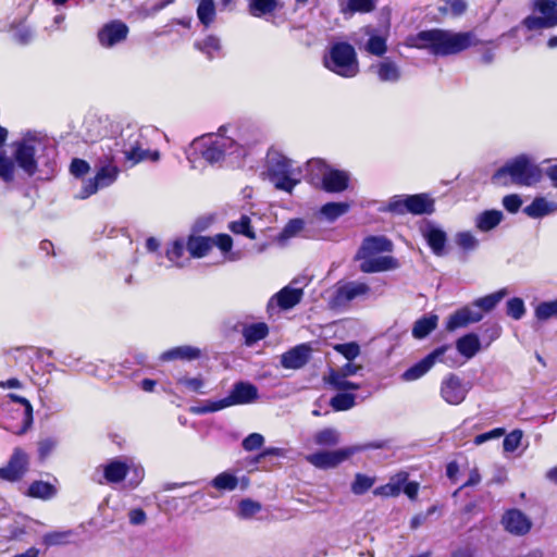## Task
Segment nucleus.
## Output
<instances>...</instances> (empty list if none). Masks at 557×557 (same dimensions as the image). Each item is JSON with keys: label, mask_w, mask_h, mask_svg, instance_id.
Wrapping results in <instances>:
<instances>
[{"label": "nucleus", "mask_w": 557, "mask_h": 557, "mask_svg": "<svg viewBox=\"0 0 557 557\" xmlns=\"http://www.w3.org/2000/svg\"><path fill=\"white\" fill-rule=\"evenodd\" d=\"M481 44L473 30L455 33L443 28L420 30L406 41L407 47L426 50L435 57L456 55Z\"/></svg>", "instance_id": "f257e3e1"}, {"label": "nucleus", "mask_w": 557, "mask_h": 557, "mask_svg": "<svg viewBox=\"0 0 557 557\" xmlns=\"http://www.w3.org/2000/svg\"><path fill=\"white\" fill-rule=\"evenodd\" d=\"M543 171L533 160L522 153L509 159L497 169L491 181L494 185L508 187L511 185L531 187L542 181Z\"/></svg>", "instance_id": "f03ea898"}, {"label": "nucleus", "mask_w": 557, "mask_h": 557, "mask_svg": "<svg viewBox=\"0 0 557 557\" xmlns=\"http://www.w3.org/2000/svg\"><path fill=\"white\" fill-rule=\"evenodd\" d=\"M324 66L331 72L346 78L359 73V62L354 46L347 41L334 42L323 58Z\"/></svg>", "instance_id": "7ed1b4c3"}, {"label": "nucleus", "mask_w": 557, "mask_h": 557, "mask_svg": "<svg viewBox=\"0 0 557 557\" xmlns=\"http://www.w3.org/2000/svg\"><path fill=\"white\" fill-rule=\"evenodd\" d=\"M395 215L410 213L412 215L432 214L435 212V200L426 193L413 195H395L383 209Z\"/></svg>", "instance_id": "20e7f679"}, {"label": "nucleus", "mask_w": 557, "mask_h": 557, "mask_svg": "<svg viewBox=\"0 0 557 557\" xmlns=\"http://www.w3.org/2000/svg\"><path fill=\"white\" fill-rule=\"evenodd\" d=\"M223 129L221 126L218 134L201 136L195 143L201 158L210 164L224 160L226 152L236 146L233 138L221 134Z\"/></svg>", "instance_id": "39448f33"}, {"label": "nucleus", "mask_w": 557, "mask_h": 557, "mask_svg": "<svg viewBox=\"0 0 557 557\" xmlns=\"http://www.w3.org/2000/svg\"><path fill=\"white\" fill-rule=\"evenodd\" d=\"M106 163L100 165L96 175L82 187L79 195L82 199L90 197L100 188L108 187L116 181L120 169L114 164L113 157H106Z\"/></svg>", "instance_id": "423d86ee"}, {"label": "nucleus", "mask_w": 557, "mask_h": 557, "mask_svg": "<svg viewBox=\"0 0 557 557\" xmlns=\"http://www.w3.org/2000/svg\"><path fill=\"white\" fill-rule=\"evenodd\" d=\"M361 448L358 446H350L339 448L337 450H322L317 451L307 457V460L317 468L320 469H331L335 468L338 465L343 463L356 453H358Z\"/></svg>", "instance_id": "0eeeda50"}, {"label": "nucleus", "mask_w": 557, "mask_h": 557, "mask_svg": "<svg viewBox=\"0 0 557 557\" xmlns=\"http://www.w3.org/2000/svg\"><path fill=\"white\" fill-rule=\"evenodd\" d=\"M125 161L131 165H136L143 161L157 162L160 159L158 150H150L145 148L144 137L140 134H132L128 137V143L124 146Z\"/></svg>", "instance_id": "6e6552de"}, {"label": "nucleus", "mask_w": 557, "mask_h": 557, "mask_svg": "<svg viewBox=\"0 0 557 557\" xmlns=\"http://www.w3.org/2000/svg\"><path fill=\"white\" fill-rule=\"evenodd\" d=\"M470 388V383H465L463 380L455 373H448L442 380L441 396L447 404L457 406L466 399Z\"/></svg>", "instance_id": "1a4fd4ad"}, {"label": "nucleus", "mask_w": 557, "mask_h": 557, "mask_svg": "<svg viewBox=\"0 0 557 557\" xmlns=\"http://www.w3.org/2000/svg\"><path fill=\"white\" fill-rule=\"evenodd\" d=\"M28 466V455L21 447H15L7 465L0 468V480L17 482L26 474Z\"/></svg>", "instance_id": "9d476101"}, {"label": "nucleus", "mask_w": 557, "mask_h": 557, "mask_svg": "<svg viewBox=\"0 0 557 557\" xmlns=\"http://www.w3.org/2000/svg\"><path fill=\"white\" fill-rule=\"evenodd\" d=\"M450 348L449 344H444L442 346L436 347L430 354H428L420 361L416 362L411 367H409L403 374L401 379L404 381L410 382L416 381L426 374L431 368L435 364L436 361L445 362L444 355Z\"/></svg>", "instance_id": "9b49d317"}, {"label": "nucleus", "mask_w": 557, "mask_h": 557, "mask_svg": "<svg viewBox=\"0 0 557 557\" xmlns=\"http://www.w3.org/2000/svg\"><path fill=\"white\" fill-rule=\"evenodd\" d=\"M370 290V286L361 282L338 283L330 304L333 308H344L354 299L368 295Z\"/></svg>", "instance_id": "f8f14e48"}, {"label": "nucleus", "mask_w": 557, "mask_h": 557, "mask_svg": "<svg viewBox=\"0 0 557 557\" xmlns=\"http://www.w3.org/2000/svg\"><path fill=\"white\" fill-rule=\"evenodd\" d=\"M14 162L28 176H34L38 171L35 146L23 139L14 144Z\"/></svg>", "instance_id": "ddd939ff"}, {"label": "nucleus", "mask_w": 557, "mask_h": 557, "mask_svg": "<svg viewBox=\"0 0 557 557\" xmlns=\"http://www.w3.org/2000/svg\"><path fill=\"white\" fill-rule=\"evenodd\" d=\"M129 34V27L121 20H112L106 23L98 32L99 44L104 48H111L124 40Z\"/></svg>", "instance_id": "4468645a"}, {"label": "nucleus", "mask_w": 557, "mask_h": 557, "mask_svg": "<svg viewBox=\"0 0 557 557\" xmlns=\"http://www.w3.org/2000/svg\"><path fill=\"white\" fill-rule=\"evenodd\" d=\"M312 351L311 343L298 344L282 354L281 366L284 369H300L309 362Z\"/></svg>", "instance_id": "2eb2a0df"}, {"label": "nucleus", "mask_w": 557, "mask_h": 557, "mask_svg": "<svg viewBox=\"0 0 557 557\" xmlns=\"http://www.w3.org/2000/svg\"><path fill=\"white\" fill-rule=\"evenodd\" d=\"M502 524L507 532L517 536L527 534L532 528L531 520L518 509L507 510L502 517Z\"/></svg>", "instance_id": "dca6fc26"}, {"label": "nucleus", "mask_w": 557, "mask_h": 557, "mask_svg": "<svg viewBox=\"0 0 557 557\" xmlns=\"http://www.w3.org/2000/svg\"><path fill=\"white\" fill-rule=\"evenodd\" d=\"M226 398L231 406L246 405L256 401L259 398V393L255 384L239 381L233 385Z\"/></svg>", "instance_id": "f3484780"}, {"label": "nucleus", "mask_w": 557, "mask_h": 557, "mask_svg": "<svg viewBox=\"0 0 557 557\" xmlns=\"http://www.w3.org/2000/svg\"><path fill=\"white\" fill-rule=\"evenodd\" d=\"M483 313L472 310L469 306L461 307L451 313L446 321V330L451 332L460 327H466L471 323L480 322Z\"/></svg>", "instance_id": "a211bd4d"}, {"label": "nucleus", "mask_w": 557, "mask_h": 557, "mask_svg": "<svg viewBox=\"0 0 557 557\" xmlns=\"http://www.w3.org/2000/svg\"><path fill=\"white\" fill-rule=\"evenodd\" d=\"M127 459L112 458L101 465L102 475L108 484H117L127 476Z\"/></svg>", "instance_id": "6ab92c4d"}, {"label": "nucleus", "mask_w": 557, "mask_h": 557, "mask_svg": "<svg viewBox=\"0 0 557 557\" xmlns=\"http://www.w3.org/2000/svg\"><path fill=\"white\" fill-rule=\"evenodd\" d=\"M422 236L435 256L442 257L446 253L447 234L445 231L428 223L422 230Z\"/></svg>", "instance_id": "aec40b11"}, {"label": "nucleus", "mask_w": 557, "mask_h": 557, "mask_svg": "<svg viewBox=\"0 0 557 557\" xmlns=\"http://www.w3.org/2000/svg\"><path fill=\"white\" fill-rule=\"evenodd\" d=\"M349 176L339 170H330L323 174L322 188L326 193H342L348 188Z\"/></svg>", "instance_id": "412c9836"}, {"label": "nucleus", "mask_w": 557, "mask_h": 557, "mask_svg": "<svg viewBox=\"0 0 557 557\" xmlns=\"http://www.w3.org/2000/svg\"><path fill=\"white\" fill-rule=\"evenodd\" d=\"M212 248L213 242L210 236L189 235L186 239V249L191 258H203L209 255Z\"/></svg>", "instance_id": "4be33fe9"}, {"label": "nucleus", "mask_w": 557, "mask_h": 557, "mask_svg": "<svg viewBox=\"0 0 557 557\" xmlns=\"http://www.w3.org/2000/svg\"><path fill=\"white\" fill-rule=\"evenodd\" d=\"M301 298L302 289L285 286L270 299L268 306L270 307L272 305V301L276 300V305L281 309L288 310L298 305L301 301Z\"/></svg>", "instance_id": "5701e85b"}, {"label": "nucleus", "mask_w": 557, "mask_h": 557, "mask_svg": "<svg viewBox=\"0 0 557 557\" xmlns=\"http://www.w3.org/2000/svg\"><path fill=\"white\" fill-rule=\"evenodd\" d=\"M201 349L198 347H194L190 345H182L170 348L163 351L160 356L162 361H173V360H196L201 357Z\"/></svg>", "instance_id": "b1692460"}, {"label": "nucleus", "mask_w": 557, "mask_h": 557, "mask_svg": "<svg viewBox=\"0 0 557 557\" xmlns=\"http://www.w3.org/2000/svg\"><path fill=\"white\" fill-rule=\"evenodd\" d=\"M398 261L391 256H381L375 258H366L360 263V270L363 273H377L396 269Z\"/></svg>", "instance_id": "393cba45"}, {"label": "nucleus", "mask_w": 557, "mask_h": 557, "mask_svg": "<svg viewBox=\"0 0 557 557\" xmlns=\"http://www.w3.org/2000/svg\"><path fill=\"white\" fill-rule=\"evenodd\" d=\"M458 352L466 359L473 358L481 349L480 338L475 333H468L456 341Z\"/></svg>", "instance_id": "a878e982"}, {"label": "nucleus", "mask_w": 557, "mask_h": 557, "mask_svg": "<svg viewBox=\"0 0 557 557\" xmlns=\"http://www.w3.org/2000/svg\"><path fill=\"white\" fill-rule=\"evenodd\" d=\"M247 11L252 17L272 15L280 8L278 0H246Z\"/></svg>", "instance_id": "bb28decb"}, {"label": "nucleus", "mask_w": 557, "mask_h": 557, "mask_svg": "<svg viewBox=\"0 0 557 557\" xmlns=\"http://www.w3.org/2000/svg\"><path fill=\"white\" fill-rule=\"evenodd\" d=\"M504 219L500 210H484L475 218V227L481 232H490L497 227Z\"/></svg>", "instance_id": "cd10ccee"}, {"label": "nucleus", "mask_w": 557, "mask_h": 557, "mask_svg": "<svg viewBox=\"0 0 557 557\" xmlns=\"http://www.w3.org/2000/svg\"><path fill=\"white\" fill-rule=\"evenodd\" d=\"M393 249L392 242L385 236H369L361 246V250L366 256H371L380 252H389Z\"/></svg>", "instance_id": "c85d7f7f"}, {"label": "nucleus", "mask_w": 557, "mask_h": 557, "mask_svg": "<svg viewBox=\"0 0 557 557\" xmlns=\"http://www.w3.org/2000/svg\"><path fill=\"white\" fill-rule=\"evenodd\" d=\"M437 324L438 317L436 314L422 315L412 326V336L417 339L425 338L437 327Z\"/></svg>", "instance_id": "c756f323"}, {"label": "nucleus", "mask_w": 557, "mask_h": 557, "mask_svg": "<svg viewBox=\"0 0 557 557\" xmlns=\"http://www.w3.org/2000/svg\"><path fill=\"white\" fill-rule=\"evenodd\" d=\"M194 48L206 54L209 60L218 57L222 50L220 38L212 34L206 36L202 40L195 41Z\"/></svg>", "instance_id": "7c9ffc66"}, {"label": "nucleus", "mask_w": 557, "mask_h": 557, "mask_svg": "<svg viewBox=\"0 0 557 557\" xmlns=\"http://www.w3.org/2000/svg\"><path fill=\"white\" fill-rule=\"evenodd\" d=\"M245 344L251 346L269 335V326L264 322L251 323L244 327Z\"/></svg>", "instance_id": "2f4dec72"}, {"label": "nucleus", "mask_w": 557, "mask_h": 557, "mask_svg": "<svg viewBox=\"0 0 557 557\" xmlns=\"http://www.w3.org/2000/svg\"><path fill=\"white\" fill-rule=\"evenodd\" d=\"M196 12L199 22L206 28H209L214 23L216 9L213 0H200Z\"/></svg>", "instance_id": "473e14b6"}, {"label": "nucleus", "mask_w": 557, "mask_h": 557, "mask_svg": "<svg viewBox=\"0 0 557 557\" xmlns=\"http://www.w3.org/2000/svg\"><path fill=\"white\" fill-rule=\"evenodd\" d=\"M508 294L506 288H502L492 294L480 297L473 301V306L480 308L483 312L492 311Z\"/></svg>", "instance_id": "72a5a7b5"}, {"label": "nucleus", "mask_w": 557, "mask_h": 557, "mask_svg": "<svg viewBox=\"0 0 557 557\" xmlns=\"http://www.w3.org/2000/svg\"><path fill=\"white\" fill-rule=\"evenodd\" d=\"M376 74L382 82H397L400 78L398 66L389 60H384L376 65Z\"/></svg>", "instance_id": "f704fd0d"}, {"label": "nucleus", "mask_w": 557, "mask_h": 557, "mask_svg": "<svg viewBox=\"0 0 557 557\" xmlns=\"http://www.w3.org/2000/svg\"><path fill=\"white\" fill-rule=\"evenodd\" d=\"M228 228L232 233L244 235L249 239H256L257 237L251 226V219L246 214H243L237 221L230 222Z\"/></svg>", "instance_id": "c9c22d12"}, {"label": "nucleus", "mask_w": 557, "mask_h": 557, "mask_svg": "<svg viewBox=\"0 0 557 557\" xmlns=\"http://www.w3.org/2000/svg\"><path fill=\"white\" fill-rule=\"evenodd\" d=\"M326 382L338 391H358L360 385L358 383L346 380L338 371L331 369Z\"/></svg>", "instance_id": "e433bc0d"}, {"label": "nucleus", "mask_w": 557, "mask_h": 557, "mask_svg": "<svg viewBox=\"0 0 557 557\" xmlns=\"http://www.w3.org/2000/svg\"><path fill=\"white\" fill-rule=\"evenodd\" d=\"M313 441L318 446L333 447L339 442V433L333 428H324L314 434Z\"/></svg>", "instance_id": "4c0bfd02"}, {"label": "nucleus", "mask_w": 557, "mask_h": 557, "mask_svg": "<svg viewBox=\"0 0 557 557\" xmlns=\"http://www.w3.org/2000/svg\"><path fill=\"white\" fill-rule=\"evenodd\" d=\"M552 209L549 203L543 197H536L529 206L523 209V212L533 219L543 218L550 213Z\"/></svg>", "instance_id": "58836bf2"}, {"label": "nucleus", "mask_w": 557, "mask_h": 557, "mask_svg": "<svg viewBox=\"0 0 557 557\" xmlns=\"http://www.w3.org/2000/svg\"><path fill=\"white\" fill-rule=\"evenodd\" d=\"M305 222L300 218L290 219L283 230L277 234L276 240L285 243L287 239L295 237L300 231L304 230Z\"/></svg>", "instance_id": "ea45409f"}, {"label": "nucleus", "mask_w": 557, "mask_h": 557, "mask_svg": "<svg viewBox=\"0 0 557 557\" xmlns=\"http://www.w3.org/2000/svg\"><path fill=\"white\" fill-rule=\"evenodd\" d=\"M176 384L184 387L188 392L203 394L206 380L201 374L194 377H190L188 375H182L177 377Z\"/></svg>", "instance_id": "a19ab883"}, {"label": "nucleus", "mask_w": 557, "mask_h": 557, "mask_svg": "<svg viewBox=\"0 0 557 557\" xmlns=\"http://www.w3.org/2000/svg\"><path fill=\"white\" fill-rule=\"evenodd\" d=\"M127 476L125 480H127L131 487H137L145 478V469L132 458L127 459Z\"/></svg>", "instance_id": "79ce46f5"}, {"label": "nucleus", "mask_w": 557, "mask_h": 557, "mask_svg": "<svg viewBox=\"0 0 557 557\" xmlns=\"http://www.w3.org/2000/svg\"><path fill=\"white\" fill-rule=\"evenodd\" d=\"M330 405L335 411H346L356 405V396L351 393H338L331 398Z\"/></svg>", "instance_id": "37998d69"}, {"label": "nucleus", "mask_w": 557, "mask_h": 557, "mask_svg": "<svg viewBox=\"0 0 557 557\" xmlns=\"http://www.w3.org/2000/svg\"><path fill=\"white\" fill-rule=\"evenodd\" d=\"M533 9L547 13L552 27L557 26V0H535Z\"/></svg>", "instance_id": "c03bdc74"}, {"label": "nucleus", "mask_w": 557, "mask_h": 557, "mask_svg": "<svg viewBox=\"0 0 557 557\" xmlns=\"http://www.w3.org/2000/svg\"><path fill=\"white\" fill-rule=\"evenodd\" d=\"M366 50L375 57H382L387 51V38L381 35H371L366 44Z\"/></svg>", "instance_id": "a18cd8bd"}, {"label": "nucleus", "mask_w": 557, "mask_h": 557, "mask_svg": "<svg viewBox=\"0 0 557 557\" xmlns=\"http://www.w3.org/2000/svg\"><path fill=\"white\" fill-rule=\"evenodd\" d=\"M542 16L528 15L521 21V26H523L527 30H537L543 28H552L548 14L541 13Z\"/></svg>", "instance_id": "49530a36"}, {"label": "nucleus", "mask_w": 557, "mask_h": 557, "mask_svg": "<svg viewBox=\"0 0 557 557\" xmlns=\"http://www.w3.org/2000/svg\"><path fill=\"white\" fill-rule=\"evenodd\" d=\"M467 2L465 0H444V5L438 8L442 15H451L454 17L462 15L467 11Z\"/></svg>", "instance_id": "de8ad7c7"}, {"label": "nucleus", "mask_w": 557, "mask_h": 557, "mask_svg": "<svg viewBox=\"0 0 557 557\" xmlns=\"http://www.w3.org/2000/svg\"><path fill=\"white\" fill-rule=\"evenodd\" d=\"M349 210V205L346 202H327L322 206V214L330 221H334Z\"/></svg>", "instance_id": "09e8293b"}, {"label": "nucleus", "mask_w": 557, "mask_h": 557, "mask_svg": "<svg viewBox=\"0 0 557 557\" xmlns=\"http://www.w3.org/2000/svg\"><path fill=\"white\" fill-rule=\"evenodd\" d=\"M534 313L536 319L540 321L557 318V299L540 302L536 306Z\"/></svg>", "instance_id": "8fccbe9b"}, {"label": "nucleus", "mask_w": 557, "mask_h": 557, "mask_svg": "<svg viewBox=\"0 0 557 557\" xmlns=\"http://www.w3.org/2000/svg\"><path fill=\"white\" fill-rule=\"evenodd\" d=\"M290 160L280 156L277 159H273L270 161V165L268 168L269 174L271 178L276 176L290 173Z\"/></svg>", "instance_id": "3c124183"}, {"label": "nucleus", "mask_w": 557, "mask_h": 557, "mask_svg": "<svg viewBox=\"0 0 557 557\" xmlns=\"http://www.w3.org/2000/svg\"><path fill=\"white\" fill-rule=\"evenodd\" d=\"M455 242L466 252L473 251L479 247V240L469 231L457 233Z\"/></svg>", "instance_id": "603ef678"}, {"label": "nucleus", "mask_w": 557, "mask_h": 557, "mask_svg": "<svg viewBox=\"0 0 557 557\" xmlns=\"http://www.w3.org/2000/svg\"><path fill=\"white\" fill-rule=\"evenodd\" d=\"M15 174V162L14 160L7 157L3 152H0V178L4 183H12Z\"/></svg>", "instance_id": "864d4df0"}, {"label": "nucleus", "mask_w": 557, "mask_h": 557, "mask_svg": "<svg viewBox=\"0 0 557 557\" xmlns=\"http://www.w3.org/2000/svg\"><path fill=\"white\" fill-rule=\"evenodd\" d=\"M380 487H420V484L409 480V473L407 471H399L389 481L381 485Z\"/></svg>", "instance_id": "5fc2aeb1"}, {"label": "nucleus", "mask_w": 557, "mask_h": 557, "mask_svg": "<svg viewBox=\"0 0 557 557\" xmlns=\"http://www.w3.org/2000/svg\"><path fill=\"white\" fill-rule=\"evenodd\" d=\"M72 535L71 531H52L42 536V544L47 547L63 545L69 542V537Z\"/></svg>", "instance_id": "6e6d98bb"}, {"label": "nucleus", "mask_w": 557, "mask_h": 557, "mask_svg": "<svg viewBox=\"0 0 557 557\" xmlns=\"http://www.w3.org/2000/svg\"><path fill=\"white\" fill-rule=\"evenodd\" d=\"M506 313L515 320H520L525 313L523 299L519 297L509 299L506 305Z\"/></svg>", "instance_id": "4d7b16f0"}, {"label": "nucleus", "mask_w": 557, "mask_h": 557, "mask_svg": "<svg viewBox=\"0 0 557 557\" xmlns=\"http://www.w3.org/2000/svg\"><path fill=\"white\" fill-rule=\"evenodd\" d=\"M186 249V242L182 238L175 239L166 248L165 256L172 262H178L184 256Z\"/></svg>", "instance_id": "13d9d810"}, {"label": "nucleus", "mask_w": 557, "mask_h": 557, "mask_svg": "<svg viewBox=\"0 0 557 557\" xmlns=\"http://www.w3.org/2000/svg\"><path fill=\"white\" fill-rule=\"evenodd\" d=\"M333 349L343 355L348 361L356 359L360 354V347L356 342L335 344Z\"/></svg>", "instance_id": "bf43d9fd"}, {"label": "nucleus", "mask_w": 557, "mask_h": 557, "mask_svg": "<svg viewBox=\"0 0 557 557\" xmlns=\"http://www.w3.org/2000/svg\"><path fill=\"white\" fill-rule=\"evenodd\" d=\"M261 510V505L251 499H243L239 503L238 516L244 519L255 517Z\"/></svg>", "instance_id": "052dcab7"}, {"label": "nucleus", "mask_w": 557, "mask_h": 557, "mask_svg": "<svg viewBox=\"0 0 557 557\" xmlns=\"http://www.w3.org/2000/svg\"><path fill=\"white\" fill-rule=\"evenodd\" d=\"M239 479L231 472H222L211 481V487H237Z\"/></svg>", "instance_id": "680f3d73"}, {"label": "nucleus", "mask_w": 557, "mask_h": 557, "mask_svg": "<svg viewBox=\"0 0 557 557\" xmlns=\"http://www.w3.org/2000/svg\"><path fill=\"white\" fill-rule=\"evenodd\" d=\"M276 189L292 193L295 186L299 183L298 180L293 178L290 173H286L274 178H271Z\"/></svg>", "instance_id": "e2e57ef3"}, {"label": "nucleus", "mask_w": 557, "mask_h": 557, "mask_svg": "<svg viewBox=\"0 0 557 557\" xmlns=\"http://www.w3.org/2000/svg\"><path fill=\"white\" fill-rule=\"evenodd\" d=\"M523 433L521 430H513L508 433L503 441L504 450L507 453L515 451L521 444Z\"/></svg>", "instance_id": "0e129e2a"}, {"label": "nucleus", "mask_w": 557, "mask_h": 557, "mask_svg": "<svg viewBox=\"0 0 557 557\" xmlns=\"http://www.w3.org/2000/svg\"><path fill=\"white\" fill-rule=\"evenodd\" d=\"M231 407L226 397L219 400H207L202 407L197 408L195 411L197 413H209L222 410L224 408Z\"/></svg>", "instance_id": "69168bd1"}, {"label": "nucleus", "mask_w": 557, "mask_h": 557, "mask_svg": "<svg viewBox=\"0 0 557 557\" xmlns=\"http://www.w3.org/2000/svg\"><path fill=\"white\" fill-rule=\"evenodd\" d=\"M58 441L47 437L38 442V457L41 461L46 460L57 447Z\"/></svg>", "instance_id": "338daca9"}, {"label": "nucleus", "mask_w": 557, "mask_h": 557, "mask_svg": "<svg viewBox=\"0 0 557 557\" xmlns=\"http://www.w3.org/2000/svg\"><path fill=\"white\" fill-rule=\"evenodd\" d=\"M264 443V437L260 433H251L246 436L242 443L246 451H253L260 449Z\"/></svg>", "instance_id": "774afa93"}]
</instances>
